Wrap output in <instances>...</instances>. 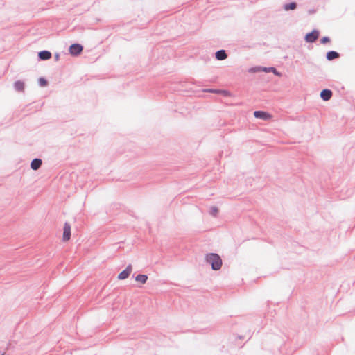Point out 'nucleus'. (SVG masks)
<instances>
[{
  "mask_svg": "<svg viewBox=\"0 0 355 355\" xmlns=\"http://www.w3.org/2000/svg\"><path fill=\"white\" fill-rule=\"evenodd\" d=\"M205 260L211 265L212 270H218L221 268L223 261L218 254L208 253L205 255Z\"/></svg>",
  "mask_w": 355,
  "mask_h": 355,
  "instance_id": "obj_1",
  "label": "nucleus"
},
{
  "mask_svg": "<svg viewBox=\"0 0 355 355\" xmlns=\"http://www.w3.org/2000/svg\"><path fill=\"white\" fill-rule=\"evenodd\" d=\"M83 47L79 44H73L69 46V53L71 55L77 56L81 53Z\"/></svg>",
  "mask_w": 355,
  "mask_h": 355,
  "instance_id": "obj_2",
  "label": "nucleus"
},
{
  "mask_svg": "<svg viewBox=\"0 0 355 355\" xmlns=\"http://www.w3.org/2000/svg\"><path fill=\"white\" fill-rule=\"evenodd\" d=\"M319 31L313 30L311 33H309L305 36V40L306 42L312 43L314 42L319 37Z\"/></svg>",
  "mask_w": 355,
  "mask_h": 355,
  "instance_id": "obj_3",
  "label": "nucleus"
},
{
  "mask_svg": "<svg viewBox=\"0 0 355 355\" xmlns=\"http://www.w3.org/2000/svg\"><path fill=\"white\" fill-rule=\"evenodd\" d=\"M71 237V225L69 223L66 222L64 225L63 228V241H67L70 239Z\"/></svg>",
  "mask_w": 355,
  "mask_h": 355,
  "instance_id": "obj_4",
  "label": "nucleus"
},
{
  "mask_svg": "<svg viewBox=\"0 0 355 355\" xmlns=\"http://www.w3.org/2000/svg\"><path fill=\"white\" fill-rule=\"evenodd\" d=\"M132 270V267L130 264H129L124 270H123L119 274L118 279L121 280L125 279L129 277Z\"/></svg>",
  "mask_w": 355,
  "mask_h": 355,
  "instance_id": "obj_5",
  "label": "nucleus"
},
{
  "mask_svg": "<svg viewBox=\"0 0 355 355\" xmlns=\"http://www.w3.org/2000/svg\"><path fill=\"white\" fill-rule=\"evenodd\" d=\"M254 116L255 118L261 119L264 121H267L271 119V115L266 112L263 111H255L254 112Z\"/></svg>",
  "mask_w": 355,
  "mask_h": 355,
  "instance_id": "obj_6",
  "label": "nucleus"
},
{
  "mask_svg": "<svg viewBox=\"0 0 355 355\" xmlns=\"http://www.w3.org/2000/svg\"><path fill=\"white\" fill-rule=\"evenodd\" d=\"M332 96V92L329 89H324L320 92V97L322 100L329 101Z\"/></svg>",
  "mask_w": 355,
  "mask_h": 355,
  "instance_id": "obj_7",
  "label": "nucleus"
},
{
  "mask_svg": "<svg viewBox=\"0 0 355 355\" xmlns=\"http://www.w3.org/2000/svg\"><path fill=\"white\" fill-rule=\"evenodd\" d=\"M38 57L42 60H47L51 58V53L49 51H42L39 52Z\"/></svg>",
  "mask_w": 355,
  "mask_h": 355,
  "instance_id": "obj_8",
  "label": "nucleus"
},
{
  "mask_svg": "<svg viewBox=\"0 0 355 355\" xmlns=\"http://www.w3.org/2000/svg\"><path fill=\"white\" fill-rule=\"evenodd\" d=\"M42 164V159L35 158L32 160V162L31 163V168L33 170H37L41 167Z\"/></svg>",
  "mask_w": 355,
  "mask_h": 355,
  "instance_id": "obj_9",
  "label": "nucleus"
},
{
  "mask_svg": "<svg viewBox=\"0 0 355 355\" xmlns=\"http://www.w3.org/2000/svg\"><path fill=\"white\" fill-rule=\"evenodd\" d=\"M215 56L218 60H223L227 58V55L225 50H219L216 51Z\"/></svg>",
  "mask_w": 355,
  "mask_h": 355,
  "instance_id": "obj_10",
  "label": "nucleus"
},
{
  "mask_svg": "<svg viewBox=\"0 0 355 355\" xmlns=\"http://www.w3.org/2000/svg\"><path fill=\"white\" fill-rule=\"evenodd\" d=\"M340 57V54L334 51H330L327 52L326 55V58L328 60H332L336 58H338Z\"/></svg>",
  "mask_w": 355,
  "mask_h": 355,
  "instance_id": "obj_11",
  "label": "nucleus"
},
{
  "mask_svg": "<svg viewBox=\"0 0 355 355\" xmlns=\"http://www.w3.org/2000/svg\"><path fill=\"white\" fill-rule=\"evenodd\" d=\"M14 87L17 92H24V83L21 80H17L14 83Z\"/></svg>",
  "mask_w": 355,
  "mask_h": 355,
  "instance_id": "obj_12",
  "label": "nucleus"
},
{
  "mask_svg": "<svg viewBox=\"0 0 355 355\" xmlns=\"http://www.w3.org/2000/svg\"><path fill=\"white\" fill-rule=\"evenodd\" d=\"M263 71L264 72H272L274 74H275L276 76H281V73L277 71V70L273 67H263Z\"/></svg>",
  "mask_w": 355,
  "mask_h": 355,
  "instance_id": "obj_13",
  "label": "nucleus"
},
{
  "mask_svg": "<svg viewBox=\"0 0 355 355\" xmlns=\"http://www.w3.org/2000/svg\"><path fill=\"white\" fill-rule=\"evenodd\" d=\"M147 279H148V276L146 275L139 274V275H137L135 277V280L137 282H141V284H145L146 282Z\"/></svg>",
  "mask_w": 355,
  "mask_h": 355,
  "instance_id": "obj_14",
  "label": "nucleus"
},
{
  "mask_svg": "<svg viewBox=\"0 0 355 355\" xmlns=\"http://www.w3.org/2000/svg\"><path fill=\"white\" fill-rule=\"evenodd\" d=\"M296 7L297 3L295 2H291L284 5V9L285 10H294L296 8Z\"/></svg>",
  "mask_w": 355,
  "mask_h": 355,
  "instance_id": "obj_15",
  "label": "nucleus"
},
{
  "mask_svg": "<svg viewBox=\"0 0 355 355\" xmlns=\"http://www.w3.org/2000/svg\"><path fill=\"white\" fill-rule=\"evenodd\" d=\"M260 71H263L262 67H252L249 69L250 73H257V72H260Z\"/></svg>",
  "mask_w": 355,
  "mask_h": 355,
  "instance_id": "obj_16",
  "label": "nucleus"
},
{
  "mask_svg": "<svg viewBox=\"0 0 355 355\" xmlns=\"http://www.w3.org/2000/svg\"><path fill=\"white\" fill-rule=\"evenodd\" d=\"M39 85L41 87H45L48 85L47 80L44 78H40L38 80Z\"/></svg>",
  "mask_w": 355,
  "mask_h": 355,
  "instance_id": "obj_17",
  "label": "nucleus"
},
{
  "mask_svg": "<svg viewBox=\"0 0 355 355\" xmlns=\"http://www.w3.org/2000/svg\"><path fill=\"white\" fill-rule=\"evenodd\" d=\"M215 91H216V94H222L225 96H230V93L228 91H227V90H220V89H218V90H215Z\"/></svg>",
  "mask_w": 355,
  "mask_h": 355,
  "instance_id": "obj_18",
  "label": "nucleus"
},
{
  "mask_svg": "<svg viewBox=\"0 0 355 355\" xmlns=\"http://www.w3.org/2000/svg\"><path fill=\"white\" fill-rule=\"evenodd\" d=\"M218 212V209L216 207H211V211H210V214L214 216H216L217 215Z\"/></svg>",
  "mask_w": 355,
  "mask_h": 355,
  "instance_id": "obj_19",
  "label": "nucleus"
},
{
  "mask_svg": "<svg viewBox=\"0 0 355 355\" xmlns=\"http://www.w3.org/2000/svg\"><path fill=\"white\" fill-rule=\"evenodd\" d=\"M330 42V38L329 37H323L321 40H320V42L322 44H326L327 42Z\"/></svg>",
  "mask_w": 355,
  "mask_h": 355,
  "instance_id": "obj_20",
  "label": "nucleus"
},
{
  "mask_svg": "<svg viewBox=\"0 0 355 355\" xmlns=\"http://www.w3.org/2000/svg\"><path fill=\"white\" fill-rule=\"evenodd\" d=\"M59 58H60V55H59V54L56 53V54L55 55V60L56 61H58V60H59Z\"/></svg>",
  "mask_w": 355,
  "mask_h": 355,
  "instance_id": "obj_21",
  "label": "nucleus"
},
{
  "mask_svg": "<svg viewBox=\"0 0 355 355\" xmlns=\"http://www.w3.org/2000/svg\"><path fill=\"white\" fill-rule=\"evenodd\" d=\"M215 90L216 89H207V91L209 92L216 93Z\"/></svg>",
  "mask_w": 355,
  "mask_h": 355,
  "instance_id": "obj_22",
  "label": "nucleus"
}]
</instances>
